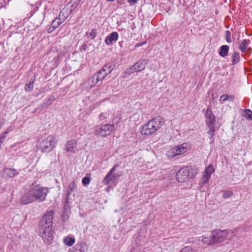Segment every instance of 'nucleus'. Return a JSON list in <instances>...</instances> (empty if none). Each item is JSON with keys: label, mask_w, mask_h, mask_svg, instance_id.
Here are the masks:
<instances>
[{"label": "nucleus", "mask_w": 252, "mask_h": 252, "mask_svg": "<svg viewBox=\"0 0 252 252\" xmlns=\"http://www.w3.org/2000/svg\"><path fill=\"white\" fill-rule=\"evenodd\" d=\"M54 212L52 210L47 212L42 217L40 221L39 234L46 244H50L53 238V231L52 229Z\"/></svg>", "instance_id": "1"}, {"label": "nucleus", "mask_w": 252, "mask_h": 252, "mask_svg": "<svg viewBox=\"0 0 252 252\" xmlns=\"http://www.w3.org/2000/svg\"><path fill=\"white\" fill-rule=\"evenodd\" d=\"M164 120L161 117H156L144 125L141 129V133L144 135H150L154 133L164 125Z\"/></svg>", "instance_id": "2"}, {"label": "nucleus", "mask_w": 252, "mask_h": 252, "mask_svg": "<svg viewBox=\"0 0 252 252\" xmlns=\"http://www.w3.org/2000/svg\"><path fill=\"white\" fill-rule=\"evenodd\" d=\"M191 149V145L189 143H184L177 146L169 149L166 152L168 158H173L175 157L186 154Z\"/></svg>", "instance_id": "3"}, {"label": "nucleus", "mask_w": 252, "mask_h": 252, "mask_svg": "<svg viewBox=\"0 0 252 252\" xmlns=\"http://www.w3.org/2000/svg\"><path fill=\"white\" fill-rule=\"evenodd\" d=\"M58 140L53 135H49L39 144L38 149L42 152H49L57 146Z\"/></svg>", "instance_id": "4"}, {"label": "nucleus", "mask_w": 252, "mask_h": 252, "mask_svg": "<svg viewBox=\"0 0 252 252\" xmlns=\"http://www.w3.org/2000/svg\"><path fill=\"white\" fill-rule=\"evenodd\" d=\"M193 168L190 166H187L181 168L176 175V178L179 182L184 183L194 177Z\"/></svg>", "instance_id": "5"}, {"label": "nucleus", "mask_w": 252, "mask_h": 252, "mask_svg": "<svg viewBox=\"0 0 252 252\" xmlns=\"http://www.w3.org/2000/svg\"><path fill=\"white\" fill-rule=\"evenodd\" d=\"M35 200L42 202L46 199L48 193V189L46 187L40 186H33L31 188Z\"/></svg>", "instance_id": "6"}, {"label": "nucleus", "mask_w": 252, "mask_h": 252, "mask_svg": "<svg viewBox=\"0 0 252 252\" xmlns=\"http://www.w3.org/2000/svg\"><path fill=\"white\" fill-rule=\"evenodd\" d=\"M114 129V125L104 124L96 126L94 132L96 136L105 137L110 135Z\"/></svg>", "instance_id": "7"}, {"label": "nucleus", "mask_w": 252, "mask_h": 252, "mask_svg": "<svg viewBox=\"0 0 252 252\" xmlns=\"http://www.w3.org/2000/svg\"><path fill=\"white\" fill-rule=\"evenodd\" d=\"M149 63L148 60H140L134 63L131 67L127 68L126 72L131 74L135 72H140L143 70Z\"/></svg>", "instance_id": "8"}, {"label": "nucleus", "mask_w": 252, "mask_h": 252, "mask_svg": "<svg viewBox=\"0 0 252 252\" xmlns=\"http://www.w3.org/2000/svg\"><path fill=\"white\" fill-rule=\"evenodd\" d=\"M229 232L227 230L218 229L212 232V236L215 244L220 243L224 241L227 237Z\"/></svg>", "instance_id": "9"}, {"label": "nucleus", "mask_w": 252, "mask_h": 252, "mask_svg": "<svg viewBox=\"0 0 252 252\" xmlns=\"http://www.w3.org/2000/svg\"><path fill=\"white\" fill-rule=\"evenodd\" d=\"M35 201L33 193L30 189L27 192H26L21 199L22 204L26 205Z\"/></svg>", "instance_id": "10"}, {"label": "nucleus", "mask_w": 252, "mask_h": 252, "mask_svg": "<svg viewBox=\"0 0 252 252\" xmlns=\"http://www.w3.org/2000/svg\"><path fill=\"white\" fill-rule=\"evenodd\" d=\"M87 250L86 244L84 242L77 243L74 247L70 248L68 252H85Z\"/></svg>", "instance_id": "11"}, {"label": "nucleus", "mask_w": 252, "mask_h": 252, "mask_svg": "<svg viewBox=\"0 0 252 252\" xmlns=\"http://www.w3.org/2000/svg\"><path fill=\"white\" fill-rule=\"evenodd\" d=\"M77 142L75 139H71L66 142L65 145V150L72 153H75L77 149Z\"/></svg>", "instance_id": "12"}, {"label": "nucleus", "mask_w": 252, "mask_h": 252, "mask_svg": "<svg viewBox=\"0 0 252 252\" xmlns=\"http://www.w3.org/2000/svg\"><path fill=\"white\" fill-rule=\"evenodd\" d=\"M205 122L207 126H214L215 116L210 110H207L205 114Z\"/></svg>", "instance_id": "13"}, {"label": "nucleus", "mask_w": 252, "mask_h": 252, "mask_svg": "<svg viewBox=\"0 0 252 252\" xmlns=\"http://www.w3.org/2000/svg\"><path fill=\"white\" fill-rule=\"evenodd\" d=\"M119 37V34L117 32H114L107 35L105 39V43L107 45H110L114 42H116Z\"/></svg>", "instance_id": "14"}, {"label": "nucleus", "mask_w": 252, "mask_h": 252, "mask_svg": "<svg viewBox=\"0 0 252 252\" xmlns=\"http://www.w3.org/2000/svg\"><path fill=\"white\" fill-rule=\"evenodd\" d=\"M18 174L17 171L12 168H5L3 170L2 175L5 178H10Z\"/></svg>", "instance_id": "15"}, {"label": "nucleus", "mask_w": 252, "mask_h": 252, "mask_svg": "<svg viewBox=\"0 0 252 252\" xmlns=\"http://www.w3.org/2000/svg\"><path fill=\"white\" fill-rule=\"evenodd\" d=\"M98 82V80L97 77H95V75L94 74L93 76L88 79V80L85 83V85L86 88L91 89L94 87Z\"/></svg>", "instance_id": "16"}, {"label": "nucleus", "mask_w": 252, "mask_h": 252, "mask_svg": "<svg viewBox=\"0 0 252 252\" xmlns=\"http://www.w3.org/2000/svg\"><path fill=\"white\" fill-rule=\"evenodd\" d=\"M62 14H63V12H60L59 15V17L54 19V20L52 22V25L54 28H57L63 22H64L66 19V17H62Z\"/></svg>", "instance_id": "17"}, {"label": "nucleus", "mask_w": 252, "mask_h": 252, "mask_svg": "<svg viewBox=\"0 0 252 252\" xmlns=\"http://www.w3.org/2000/svg\"><path fill=\"white\" fill-rule=\"evenodd\" d=\"M215 169L212 164H209L205 169L203 176L208 178H211V175L214 172Z\"/></svg>", "instance_id": "18"}, {"label": "nucleus", "mask_w": 252, "mask_h": 252, "mask_svg": "<svg viewBox=\"0 0 252 252\" xmlns=\"http://www.w3.org/2000/svg\"><path fill=\"white\" fill-rule=\"evenodd\" d=\"M132 118L135 122H138L139 121L142 120L143 119L142 110L140 108L137 110L136 112L133 114Z\"/></svg>", "instance_id": "19"}, {"label": "nucleus", "mask_w": 252, "mask_h": 252, "mask_svg": "<svg viewBox=\"0 0 252 252\" xmlns=\"http://www.w3.org/2000/svg\"><path fill=\"white\" fill-rule=\"evenodd\" d=\"M63 243L68 247L72 246L75 242V239L73 237L66 236L63 239Z\"/></svg>", "instance_id": "20"}, {"label": "nucleus", "mask_w": 252, "mask_h": 252, "mask_svg": "<svg viewBox=\"0 0 252 252\" xmlns=\"http://www.w3.org/2000/svg\"><path fill=\"white\" fill-rule=\"evenodd\" d=\"M201 241L204 244H207L208 245H213L215 244L212 235L209 237H203L201 240Z\"/></svg>", "instance_id": "21"}, {"label": "nucleus", "mask_w": 252, "mask_h": 252, "mask_svg": "<svg viewBox=\"0 0 252 252\" xmlns=\"http://www.w3.org/2000/svg\"><path fill=\"white\" fill-rule=\"evenodd\" d=\"M250 43L249 40L244 39L240 43L239 49L242 52H245L248 45Z\"/></svg>", "instance_id": "22"}, {"label": "nucleus", "mask_w": 252, "mask_h": 252, "mask_svg": "<svg viewBox=\"0 0 252 252\" xmlns=\"http://www.w3.org/2000/svg\"><path fill=\"white\" fill-rule=\"evenodd\" d=\"M115 178L116 176L115 175H112L108 172L103 180V183L105 185H108L111 181H112Z\"/></svg>", "instance_id": "23"}, {"label": "nucleus", "mask_w": 252, "mask_h": 252, "mask_svg": "<svg viewBox=\"0 0 252 252\" xmlns=\"http://www.w3.org/2000/svg\"><path fill=\"white\" fill-rule=\"evenodd\" d=\"M76 188V184L74 181L71 182L67 187V195L68 196L69 195L71 194L72 191L75 189Z\"/></svg>", "instance_id": "24"}, {"label": "nucleus", "mask_w": 252, "mask_h": 252, "mask_svg": "<svg viewBox=\"0 0 252 252\" xmlns=\"http://www.w3.org/2000/svg\"><path fill=\"white\" fill-rule=\"evenodd\" d=\"M229 47L227 45H222L220 47L219 54L221 57H225L227 55Z\"/></svg>", "instance_id": "25"}, {"label": "nucleus", "mask_w": 252, "mask_h": 252, "mask_svg": "<svg viewBox=\"0 0 252 252\" xmlns=\"http://www.w3.org/2000/svg\"><path fill=\"white\" fill-rule=\"evenodd\" d=\"M34 82V79L31 78L29 83H26L25 86V90L26 92H30L32 91L33 88V84Z\"/></svg>", "instance_id": "26"}, {"label": "nucleus", "mask_w": 252, "mask_h": 252, "mask_svg": "<svg viewBox=\"0 0 252 252\" xmlns=\"http://www.w3.org/2000/svg\"><path fill=\"white\" fill-rule=\"evenodd\" d=\"M99 81L102 80L107 75L103 71L100 70L95 74Z\"/></svg>", "instance_id": "27"}, {"label": "nucleus", "mask_w": 252, "mask_h": 252, "mask_svg": "<svg viewBox=\"0 0 252 252\" xmlns=\"http://www.w3.org/2000/svg\"><path fill=\"white\" fill-rule=\"evenodd\" d=\"M101 70L103 71L104 72L106 73V74L108 75L111 72L113 68L110 64H107L104 65Z\"/></svg>", "instance_id": "28"}, {"label": "nucleus", "mask_w": 252, "mask_h": 252, "mask_svg": "<svg viewBox=\"0 0 252 252\" xmlns=\"http://www.w3.org/2000/svg\"><path fill=\"white\" fill-rule=\"evenodd\" d=\"M209 128V129L207 131V133L210 136V138L211 139L213 137L214 135V132H215V126H207Z\"/></svg>", "instance_id": "29"}, {"label": "nucleus", "mask_w": 252, "mask_h": 252, "mask_svg": "<svg viewBox=\"0 0 252 252\" xmlns=\"http://www.w3.org/2000/svg\"><path fill=\"white\" fill-rule=\"evenodd\" d=\"M240 60L239 54L238 53H234L232 55V63L233 64L238 63Z\"/></svg>", "instance_id": "30"}, {"label": "nucleus", "mask_w": 252, "mask_h": 252, "mask_svg": "<svg viewBox=\"0 0 252 252\" xmlns=\"http://www.w3.org/2000/svg\"><path fill=\"white\" fill-rule=\"evenodd\" d=\"M244 116L248 120H252V111L250 110L246 109L245 111Z\"/></svg>", "instance_id": "31"}, {"label": "nucleus", "mask_w": 252, "mask_h": 252, "mask_svg": "<svg viewBox=\"0 0 252 252\" xmlns=\"http://www.w3.org/2000/svg\"><path fill=\"white\" fill-rule=\"evenodd\" d=\"M180 252H197V251L189 246L182 248Z\"/></svg>", "instance_id": "32"}, {"label": "nucleus", "mask_w": 252, "mask_h": 252, "mask_svg": "<svg viewBox=\"0 0 252 252\" xmlns=\"http://www.w3.org/2000/svg\"><path fill=\"white\" fill-rule=\"evenodd\" d=\"M231 32L229 31L225 32V39L228 43L231 42Z\"/></svg>", "instance_id": "33"}, {"label": "nucleus", "mask_w": 252, "mask_h": 252, "mask_svg": "<svg viewBox=\"0 0 252 252\" xmlns=\"http://www.w3.org/2000/svg\"><path fill=\"white\" fill-rule=\"evenodd\" d=\"M209 179L203 176H202L200 182V187H202L209 180Z\"/></svg>", "instance_id": "34"}, {"label": "nucleus", "mask_w": 252, "mask_h": 252, "mask_svg": "<svg viewBox=\"0 0 252 252\" xmlns=\"http://www.w3.org/2000/svg\"><path fill=\"white\" fill-rule=\"evenodd\" d=\"M233 194V193L232 191H224L223 193V198H228L231 197V196H232Z\"/></svg>", "instance_id": "35"}, {"label": "nucleus", "mask_w": 252, "mask_h": 252, "mask_svg": "<svg viewBox=\"0 0 252 252\" xmlns=\"http://www.w3.org/2000/svg\"><path fill=\"white\" fill-rule=\"evenodd\" d=\"M82 182L84 186H87L90 183V179L88 177H85L82 179Z\"/></svg>", "instance_id": "36"}, {"label": "nucleus", "mask_w": 252, "mask_h": 252, "mask_svg": "<svg viewBox=\"0 0 252 252\" xmlns=\"http://www.w3.org/2000/svg\"><path fill=\"white\" fill-rule=\"evenodd\" d=\"M108 114L106 113H102L99 116V119L100 121L105 120L107 118Z\"/></svg>", "instance_id": "37"}, {"label": "nucleus", "mask_w": 252, "mask_h": 252, "mask_svg": "<svg viewBox=\"0 0 252 252\" xmlns=\"http://www.w3.org/2000/svg\"><path fill=\"white\" fill-rule=\"evenodd\" d=\"M96 35V32L93 29L89 33V36L92 39H94Z\"/></svg>", "instance_id": "38"}, {"label": "nucleus", "mask_w": 252, "mask_h": 252, "mask_svg": "<svg viewBox=\"0 0 252 252\" xmlns=\"http://www.w3.org/2000/svg\"><path fill=\"white\" fill-rule=\"evenodd\" d=\"M228 98H229V96L228 95L223 94L220 96V100L222 101H225L227 100L228 99Z\"/></svg>", "instance_id": "39"}, {"label": "nucleus", "mask_w": 252, "mask_h": 252, "mask_svg": "<svg viewBox=\"0 0 252 252\" xmlns=\"http://www.w3.org/2000/svg\"><path fill=\"white\" fill-rule=\"evenodd\" d=\"M119 166V165L116 164H115L114 166L112 167V168L110 170V171L109 172V173L113 174L114 172L115 171L116 168Z\"/></svg>", "instance_id": "40"}, {"label": "nucleus", "mask_w": 252, "mask_h": 252, "mask_svg": "<svg viewBox=\"0 0 252 252\" xmlns=\"http://www.w3.org/2000/svg\"><path fill=\"white\" fill-rule=\"evenodd\" d=\"M55 29H56V28H54V27H53L52 26V25L51 24V26L48 29V32L49 33H51L52 32H53Z\"/></svg>", "instance_id": "41"}, {"label": "nucleus", "mask_w": 252, "mask_h": 252, "mask_svg": "<svg viewBox=\"0 0 252 252\" xmlns=\"http://www.w3.org/2000/svg\"><path fill=\"white\" fill-rule=\"evenodd\" d=\"M128 2L129 3H136L138 0H127Z\"/></svg>", "instance_id": "42"}, {"label": "nucleus", "mask_w": 252, "mask_h": 252, "mask_svg": "<svg viewBox=\"0 0 252 252\" xmlns=\"http://www.w3.org/2000/svg\"><path fill=\"white\" fill-rule=\"evenodd\" d=\"M78 3H79L78 1H75V4L73 5V6H74V8L77 6V5H78Z\"/></svg>", "instance_id": "43"}, {"label": "nucleus", "mask_w": 252, "mask_h": 252, "mask_svg": "<svg viewBox=\"0 0 252 252\" xmlns=\"http://www.w3.org/2000/svg\"><path fill=\"white\" fill-rule=\"evenodd\" d=\"M55 100V98L54 96H52L51 98H49V101H54Z\"/></svg>", "instance_id": "44"}, {"label": "nucleus", "mask_w": 252, "mask_h": 252, "mask_svg": "<svg viewBox=\"0 0 252 252\" xmlns=\"http://www.w3.org/2000/svg\"><path fill=\"white\" fill-rule=\"evenodd\" d=\"M60 12H63V14H62V17H66V18L67 17V16H64V15L63 11H61Z\"/></svg>", "instance_id": "45"}, {"label": "nucleus", "mask_w": 252, "mask_h": 252, "mask_svg": "<svg viewBox=\"0 0 252 252\" xmlns=\"http://www.w3.org/2000/svg\"><path fill=\"white\" fill-rule=\"evenodd\" d=\"M144 44H145V43H144H144H141L140 44H137V45H136V46H137H137H140L143 45Z\"/></svg>", "instance_id": "46"}, {"label": "nucleus", "mask_w": 252, "mask_h": 252, "mask_svg": "<svg viewBox=\"0 0 252 252\" xmlns=\"http://www.w3.org/2000/svg\"><path fill=\"white\" fill-rule=\"evenodd\" d=\"M107 0L108 1H114L115 0Z\"/></svg>", "instance_id": "47"}, {"label": "nucleus", "mask_w": 252, "mask_h": 252, "mask_svg": "<svg viewBox=\"0 0 252 252\" xmlns=\"http://www.w3.org/2000/svg\"><path fill=\"white\" fill-rule=\"evenodd\" d=\"M1 142V138H0V143Z\"/></svg>", "instance_id": "48"}]
</instances>
